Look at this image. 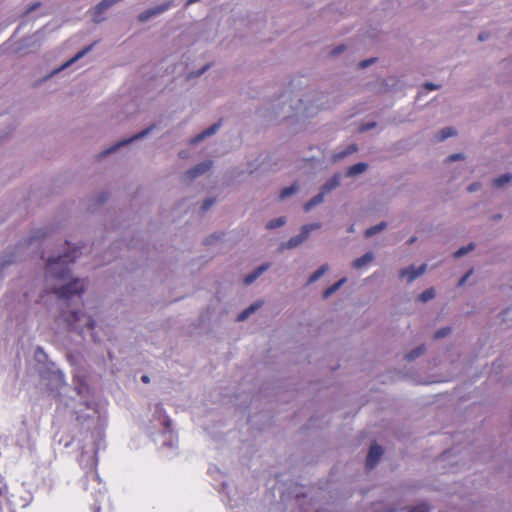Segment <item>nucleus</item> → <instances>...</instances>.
<instances>
[{
	"instance_id": "nucleus-1",
	"label": "nucleus",
	"mask_w": 512,
	"mask_h": 512,
	"mask_svg": "<svg viewBox=\"0 0 512 512\" xmlns=\"http://www.w3.org/2000/svg\"><path fill=\"white\" fill-rule=\"evenodd\" d=\"M80 255L79 249L74 247L57 257L47 258V267L54 278L66 279L70 275L68 264L73 263Z\"/></svg>"
},
{
	"instance_id": "nucleus-2",
	"label": "nucleus",
	"mask_w": 512,
	"mask_h": 512,
	"mask_svg": "<svg viewBox=\"0 0 512 512\" xmlns=\"http://www.w3.org/2000/svg\"><path fill=\"white\" fill-rule=\"evenodd\" d=\"M84 290V281L81 279H74L73 281L63 285L60 288H54L52 292L56 294L59 299L68 300L75 295L81 296Z\"/></svg>"
},
{
	"instance_id": "nucleus-3",
	"label": "nucleus",
	"mask_w": 512,
	"mask_h": 512,
	"mask_svg": "<svg viewBox=\"0 0 512 512\" xmlns=\"http://www.w3.org/2000/svg\"><path fill=\"white\" fill-rule=\"evenodd\" d=\"M321 224L320 223H313L309 225H304L301 229V232L299 235L294 236L288 240V242L285 244L286 248H294L298 246L300 243H302L304 240H306L309 236V233L312 230L320 229Z\"/></svg>"
},
{
	"instance_id": "nucleus-4",
	"label": "nucleus",
	"mask_w": 512,
	"mask_h": 512,
	"mask_svg": "<svg viewBox=\"0 0 512 512\" xmlns=\"http://www.w3.org/2000/svg\"><path fill=\"white\" fill-rule=\"evenodd\" d=\"M212 166V161L208 160V161H205V162H202L198 165H196L195 167L191 168L190 170H188L185 175H184V178L191 181L195 178H197L198 176L204 174L205 172H207Z\"/></svg>"
},
{
	"instance_id": "nucleus-5",
	"label": "nucleus",
	"mask_w": 512,
	"mask_h": 512,
	"mask_svg": "<svg viewBox=\"0 0 512 512\" xmlns=\"http://www.w3.org/2000/svg\"><path fill=\"white\" fill-rule=\"evenodd\" d=\"M383 454V450L381 446L377 444H372L370 446L367 458H366V466L369 469H372L376 466L378 461L380 460L381 456Z\"/></svg>"
},
{
	"instance_id": "nucleus-6",
	"label": "nucleus",
	"mask_w": 512,
	"mask_h": 512,
	"mask_svg": "<svg viewBox=\"0 0 512 512\" xmlns=\"http://www.w3.org/2000/svg\"><path fill=\"white\" fill-rule=\"evenodd\" d=\"M171 5L172 4L170 2H168V3H165V4L159 5V6L155 7V8L148 9V10L142 12L141 14H139L138 20L140 22H145L148 19H150L151 17L159 15V14L165 12L166 10H168L171 7Z\"/></svg>"
},
{
	"instance_id": "nucleus-7",
	"label": "nucleus",
	"mask_w": 512,
	"mask_h": 512,
	"mask_svg": "<svg viewBox=\"0 0 512 512\" xmlns=\"http://www.w3.org/2000/svg\"><path fill=\"white\" fill-rule=\"evenodd\" d=\"M426 270V264L421 265L418 269L411 266L409 268L402 269L399 273L400 278H406L408 282H412L418 276L423 274Z\"/></svg>"
},
{
	"instance_id": "nucleus-8",
	"label": "nucleus",
	"mask_w": 512,
	"mask_h": 512,
	"mask_svg": "<svg viewBox=\"0 0 512 512\" xmlns=\"http://www.w3.org/2000/svg\"><path fill=\"white\" fill-rule=\"evenodd\" d=\"M220 127V122L219 123H215L213 125H211L210 127H208L207 129H205L203 132H201L200 134H198L197 136H195L191 142L192 143H197L201 140H203L205 137H208V136H211L213 135L217 130L218 128Z\"/></svg>"
},
{
	"instance_id": "nucleus-9",
	"label": "nucleus",
	"mask_w": 512,
	"mask_h": 512,
	"mask_svg": "<svg viewBox=\"0 0 512 512\" xmlns=\"http://www.w3.org/2000/svg\"><path fill=\"white\" fill-rule=\"evenodd\" d=\"M374 259L372 252H367L363 256L355 259L352 263L353 268L360 269L370 263Z\"/></svg>"
},
{
	"instance_id": "nucleus-10",
	"label": "nucleus",
	"mask_w": 512,
	"mask_h": 512,
	"mask_svg": "<svg viewBox=\"0 0 512 512\" xmlns=\"http://www.w3.org/2000/svg\"><path fill=\"white\" fill-rule=\"evenodd\" d=\"M268 267H269V264L261 265L260 267L255 269L252 273H250L249 275H247L244 278V283L246 285L252 284L265 270L268 269Z\"/></svg>"
},
{
	"instance_id": "nucleus-11",
	"label": "nucleus",
	"mask_w": 512,
	"mask_h": 512,
	"mask_svg": "<svg viewBox=\"0 0 512 512\" xmlns=\"http://www.w3.org/2000/svg\"><path fill=\"white\" fill-rule=\"evenodd\" d=\"M150 130H151V128H147V129L143 130L142 132L134 135L133 137H131V138L127 139V140H123V141L119 142L116 146L111 147L105 153L106 154L111 153V152L115 151L117 147L126 145V144L130 143L131 141H133L135 139H139V138L145 136Z\"/></svg>"
},
{
	"instance_id": "nucleus-12",
	"label": "nucleus",
	"mask_w": 512,
	"mask_h": 512,
	"mask_svg": "<svg viewBox=\"0 0 512 512\" xmlns=\"http://www.w3.org/2000/svg\"><path fill=\"white\" fill-rule=\"evenodd\" d=\"M340 184V178L338 175H334L330 178L322 187V191L326 194L335 189Z\"/></svg>"
},
{
	"instance_id": "nucleus-13",
	"label": "nucleus",
	"mask_w": 512,
	"mask_h": 512,
	"mask_svg": "<svg viewBox=\"0 0 512 512\" xmlns=\"http://www.w3.org/2000/svg\"><path fill=\"white\" fill-rule=\"evenodd\" d=\"M368 165L364 162L356 163L349 167L347 171L348 176H355L362 172H364L367 169Z\"/></svg>"
},
{
	"instance_id": "nucleus-14",
	"label": "nucleus",
	"mask_w": 512,
	"mask_h": 512,
	"mask_svg": "<svg viewBox=\"0 0 512 512\" xmlns=\"http://www.w3.org/2000/svg\"><path fill=\"white\" fill-rule=\"evenodd\" d=\"M325 193L321 191L316 196H314L312 199H310L304 206L305 211H310L314 206L320 204L324 199Z\"/></svg>"
},
{
	"instance_id": "nucleus-15",
	"label": "nucleus",
	"mask_w": 512,
	"mask_h": 512,
	"mask_svg": "<svg viewBox=\"0 0 512 512\" xmlns=\"http://www.w3.org/2000/svg\"><path fill=\"white\" fill-rule=\"evenodd\" d=\"M346 282V279L345 278H342L340 279L339 281H337L336 283H334L333 285H331L330 287H328L324 292H323V298L326 299L328 297H330L334 292H336L344 283Z\"/></svg>"
},
{
	"instance_id": "nucleus-16",
	"label": "nucleus",
	"mask_w": 512,
	"mask_h": 512,
	"mask_svg": "<svg viewBox=\"0 0 512 512\" xmlns=\"http://www.w3.org/2000/svg\"><path fill=\"white\" fill-rule=\"evenodd\" d=\"M260 305V303L250 305L237 316V321H244L247 319L251 313L255 312L260 307Z\"/></svg>"
},
{
	"instance_id": "nucleus-17",
	"label": "nucleus",
	"mask_w": 512,
	"mask_h": 512,
	"mask_svg": "<svg viewBox=\"0 0 512 512\" xmlns=\"http://www.w3.org/2000/svg\"><path fill=\"white\" fill-rule=\"evenodd\" d=\"M91 49V46L86 47L85 49L79 51L74 57H72L69 61L64 63L59 69L56 70L60 71L68 66H70L72 63H74L76 60L80 59L82 56H84L89 50Z\"/></svg>"
},
{
	"instance_id": "nucleus-18",
	"label": "nucleus",
	"mask_w": 512,
	"mask_h": 512,
	"mask_svg": "<svg viewBox=\"0 0 512 512\" xmlns=\"http://www.w3.org/2000/svg\"><path fill=\"white\" fill-rule=\"evenodd\" d=\"M456 134V131L452 127H445L443 128L438 135L436 136L438 141H443L447 139L448 137H451Z\"/></svg>"
},
{
	"instance_id": "nucleus-19",
	"label": "nucleus",
	"mask_w": 512,
	"mask_h": 512,
	"mask_svg": "<svg viewBox=\"0 0 512 512\" xmlns=\"http://www.w3.org/2000/svg\"><path fill=\"white\" fill-rule=\"evenodd\" d=\"M385 227H386V223L385 222H381V223H379L377 225L371 226L370 228H368L365 231V237L370 238L373 235H375V234L379 233L380 231H382Z\"/></svg>"
},
{
	"instance_id": "nucleus-20",
	"label": "nucleus",
	"mask_w": 512,
	"mask_h": 512,
	"mask_svg": "<svg viewBox=\"0 0 512 512\" xmlns=\"http://www.w3.org/2000/svg\"><path fill=\"white\" fill-rule=\"evenodd\" d=\"M328 270V265L324 264L319 267L309 278V283H313L317 281L326 271Z\"/></svg>"
},
{
	"instance_id": "nucleus-21",
	"label": "nucleus",
	"mask_w": 512,
	"mask_h": 512,
	"mask_svg": "<svg viewBox=\"0 0 512 512\" xmlns=\"http://www.w3.org/2000/svg\"><path fill=\"white\" fill-rule=\"evenodd\" d=\"M511 179H512V175L511 174H509V173L503 174L500 177L494 179L493 185L495 187H502L504 184L510 182Z\"/></svg>"
},
{
	"instance_id": "nucleus-22",
	"label": "nucleus",
	"mask_w": 512,
	"mask_h": 512,
	"mask_svg": "<svg viewBox=\"0 0 512 512\" xmlns=\"http://www.w3.org/2000/svg\"><path fill=\"white\" fill-rule=\"evenodd\" d=\"M424 352H425V346L421 345V346L415 348L414 350H412L411 352H409L406 355V359L408 361H412V360L416 359L417 357H419L420 355H422Z\"/></svg>"
},
{
	"instance_id": "nucleus-23",
	"label": "nucleus",
	"mask_w": 512,
	"mask_h": 512,
	"mask_svg": "<svg viewBox=\"0 0 512 512\" xmlns=\"http://www.w3.org/2000/svg\"><path fill=\"white\" fill-rule=\"evenodd\" d=\"M434 297H435V290L433 288H429V289L425 290L424 292H422L418 296V300L421 302H427V301L433 299Z\"/></svg>"
},
{
	"instance_id": "nucleus-24",
	"label": "nucleus",
	"mask_w": 512,
	"mask_h": 512,
	"mask_svg": "<svg viewBox=\"0 0 512 512\" xmlns=\"http://www.w3.org/2000/svg\"><path fill=\"white\" fill-rule=\"evenodd\" d=\"M81 317H85L84 314L78 311H72L68 317H66V321L69 325H73L76 322L80 321Z\"/></svg>"
},
{
	"instance_id": "nucleus-25",
	"label": "nucleus",
	"mask_w": 512,
	"mask_h": 512,
	"mask_svg": "<svg viewBox=\"0 0 512 512\" xmlns=\"http://www.w3.org/2000/svg\"><path fill=\"white\" fill-rule=\"evenodd\" d=\"M298 189V186L296 184H292L289 187L284 188L280 193V199H285L286 197L292 195L295 193Z\"/></svg>"
},
{
	"instance_id": "nucleus-26",
	"label": "nucleus",
	"mask_w": 512,
	"mask_h": 512,
	"mask_svg": "<svg viewBox=\"0 0 512 512\" xmlns=\"http://www.w3.org/2000/svg\"><path fill=\"white\" fill-rule=\"evenodd\" d=\"M285 224V218L284 217H279V218H276V219H273L271 221H269L266 225V228L267 229H274V228H277V227H281L282 225Z\"/></svg>"
},
{
	"instance_id": "nucleus-27",
	"label": "nucleus",
	"mask_w": 512,
	"mask_h": 512,
	"mask_svg": "<svg viewBox=\"0 0 512 512\" xmlns=\"http://www.w3.org/2000/svg\"><path fill=\"white\" fill-rule=\"evenodd\" d=\"M473 248H474V244H472V243L469 244L467 247H461L454 253V256L461 257V256L465 255L467 252L471 251Z\"/></svg>"
},
{
	"instance_id": "nucleus-28",
	"label": "nucleus",
	"mask_w": 512,
	"mask_h": 512,
	"mask_svg": "<svg viewBox=\"0 0 512 512\" xmlns=\"http://www.w3.org/2000/svg\"><path fill=\"white\" fill-rule=\"evenodd\" d=\"M450 332H451L450 327L441 328L435 332L434 338L435 339L443 338V337L447 336Z\"/></svg>"
},
{
	"instance_id": "nucleus-29",
	"label": "nucleus",
	"mask_w": 512,
	"mask_h": 512,
	"mask_svg": "<svg viewBox=\"0 0 512 512\" xmlns=\"http://www.w3.org/2000/svg\"><path fill=\"white\" fill-rule=\"evenodd\" d=\"M7 492V485L4 481L3 476L0 474V496L4 495Z\"/></svg>"
},
{
	"instance_id": "nucleus-30",
	"label": "nucleus",
	"mask_w": 512,
	"mask_h": 512,
	"mask_svg": "<svg viewBox=\"0 0 512 512\" xmlns=\"http://www.w3.org/2000/svg\"><path fill=\"white\" fill-rule=\"evenodd\" d=\"M464 159V155L462 153H456L452 154L447 158L448 162L456 161V160H462Z\"/></svg>"
},
{
	"instance_id": "nucleus-31",
	"label": "nucleus",
	"mask_w": 512,
	"mask_h": 512,
	"mask_svg": "<svg viewBox=\"0 0 512 512\" xmlns=\"http://www.w3.org/2000/svg\"><path fill=\"white\" fill-rule=\"evenodd\" d=\"M214 203V199H207L203 202L202 204V211L205 212L207 211Z\"/></svg>"
},
{
	"instance_id": "nucleus-32",
	"label": "nucleus",
	"mask_w": 512,
	"mask_h": 512,
	"mask_svg": "<svg viewBox=\"0 0 512 512\" xmlns=\"http://www.w3.org/2000/svg\"><path fill=\"white\" fill-rule=\"evenodd\" d=\"M375 58H371V59H367V60H363L359 63V67L360 68H366L368 67L371 63L375 62Z\"/></svg>"
},
{
	"instance_id": "nucleus-33",
	"label": "nucleus",
	"mask_w": 512,
	"mask_h": 512,
	"mask_svg": "<svg viewBox=\"0 0 512 512\" xmlns=\"http://www.w3.org/2000/svg\"><path fill=\"white\" fill-rule=\"evenodd\" d=\"M472 274V270L468 271L465 275H463L461 277V279L459 280V283L458 285L459 286H462L465 284V282L468 280V278L470 277V275Z\"/></svg>"
},
{
	"instance_id": "nucleus-34",
	"label": "nucleus",
	"mask_w": 512,
	"mask_h": 512,
	"mask_svg": "<svg viewBox=\"0 0 512 512\" xmlns=\"http://www.w3.org/2000/svg\"><path fill=\"white\" fill-rule=\"evenodd\" d=\"M429 509L427 506L425 505H420V506H417V507H414L411 512H428Z\"/></svg>"
},
{
	"instance_id": "nucleus-35",
	"label": "nucleus",
	"mask_w": 512,
	"mask_h": 512,
	"mask_svg": "<svg viewBox=\"0 0 512 512\" xmlns=\"http://www.w3.org/2000/svg\"><path fill=\"white\" fill-rule=\"evenodd\" d=\"M86 318V322H85V326L88 328V329H94L95 327V322L93 319H91L90 317H85Z\"/></svg>"
},
{
	"instance_id": "nucleus-36",
	"label": "nucleus",
	"mask_w": 512,
	"mask_h": 512,
	"mask_svg": "<svg viewBox=\"0 0 512 512\" xmlns=\"http://www.w3.org/2000/svg\"><path fill=\"white\" fill-rule=\"evenodd\" d=\"M345 50V46L344 45H340V46H337L332 52L331 54L333 56H336V55H339L340 53H342L343 51Z\"/></svg>"
},
{
	"instance_id": "nucleus-37",
	"label": "nucleus",
	"mask_w": 512,
	"mask_h": 512,
	"mask_svg": "<svg viewBox=\"0 0 512 512\" xmlns=\"http://www.w3.org/2000/svg\"><path fill=\"white\" fill-rule=\"evenodd\" d=\"M479 187H480V184H479V183H473V184H471V185L468 187V190H469L470 192H472V191H476Z\"/></svg>"
},
{
	"instance_id": "nucleus-38",
	"label": "nucleus",
	"mask_w": 512,
	"mask_h": 512,
	"mask_svg": "<svg viewBox=\"0 0 512 512\" xmlns=\"http://www.w3.org/2000/svg\"><path fill=\"white\" fill-rule=\"evenodd\" d=\"M425 87L428 89V90H436L438 88L437 85L433 84V83H426L425 84Z\"/></svg>"
},
{
	"instance_id": "nucleus-39",
	"label": "nucleus",
	"mask_w": 512,
	"mask_h": 512,
	"mask_svg": "<svg viewBox=\"0 0 512 512\" xmlns=\"http://www.w3.org/2000/svg\"><path fill=\"white\" fill-rule=\"evenodd\" d=\"M487 37H488V35H487V34H485V33H481V34H479V36H478V38H479V40H480V41H483V40L487 39Z\"/></svg>"
},
{
	"instance_id": "nucleus-40",
	"label": "nucleus",
	"mask_w": 512,
	"mask_h": 512,
	"mask_svg": "<svg viewBox=\"0 0 512 512\" xmlns=\"http://www.w3.org/2000/svg\"><path fill=\"white\" fill-rule=\"evenodd\" d=\"M141 380H142V382H144V383H149V382H150V379H149V377H148L147 375H143V376L141 377Z\"/></svg>"
},
{
	"instance_id": "nucleus-41",
	"label": "nucleus",
	"mask_w": 512,
	"mask_h": 512,
	"mask_svg": "<svg viewBox=\"0 0 512 512\" xmlns=\"http://www.w3.org/2000/svg\"><path fill=\"white\" fill-rule=\"evenodd\" d=\"M40 4L39 3H36L34 5H32L28 10H27V13L33 11L34 9H36V7H38Z\"/></svg>"
},
{
	"instance_id": "nucleus-42",
	"label": "nucleus",
	"mask_w": 512,
	"mask_h": 512,
	"mask_svg": "<svg viewBox=\"0 0 512 512\" xmlns=\"http://www.w3.org/2000/svg\"><path fill=\"white\" fill-rule=\"evenodd\" d=\"M416 241V237H412L409 239L408 244H412Z\"/></svg>"
},
{
	"instance_id": "nucleus-43",
	"label": "nucleus",
	"mask_w": 512,
	"mask_h": 512,
	"mask_svg": "<svg viewBox=\"0 0 512 512\" xmlns=\"http://www.w3.org/2000/svg\"><path fill=\"white\" fill-rule=\"evenodd\" d=\"M95 512H100V507H96Z\"/></svg>"
},
{
	"instance_id": "nucleus-44",
	"label": "nucleus",
	"mask_w": 512,
	"mask_h": 512,
	"mask_svg": "<svg viewBox=\"0 0 512 512\" xmlns=\"http://www.w3.org/2000/svg\"><path fill=\"white\" fill-rule=\"evenodd\" d=\"M357 149L356 145L352 146V150L355 151Z\"/></svg>"
},
{
	"instance_id": "nucleus-45",
	"label": "nucleus",
	"mask_w": 512,
	"mask_h": 512,
	"mask_svg": "<svg viewBox=\"0 0 512 512\" xmlns=\"http://www.w3.org/2000/svg\"><path fill=\"white\" fill-rule=\"evenodd\" d=\"M352 231H353V226H351V227L349 228V232H352Z\"/></svg>"
}]
</instances>
